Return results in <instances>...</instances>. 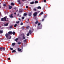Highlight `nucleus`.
Wrapping results in <instances>:
<instances>
[{
  "label": "nucleus",
  "mask_w": 64,
  "mask_h": 64,
  "mask_svg": "<svg viewBox=\"0 0 64 64\" xmlns=\"http://www.w3.org/2000/svg\"><path fill=\"white\" fill-rule=\"evenodd\" d=\"M1 21H4L5 22L6 21V17L2 18L1 19Z\"/></svg>",
  "instance_id": "f257e3e1"
},
{
  "label": "nucleus",
  "mask_w": 64,
  "mask_h": 64,
  "mask_svg": "<svg viewBox=\"0 0 64 64\" xmlns=\"http://www.w3.org/2000/svg\"><path fill=\"white\" fill-rule=\"evenodd\" d=\"M0 50L2 51H5V48L3 47H0Z\"/></svg>",
  "instance_id": "f03ea898"
},
{
  "label": "nucleus",
  "mask_w": 64,
  "mask_h": 64,
  "mask_svg": "<svg viewBox=\"0 0 64 64\" xmlns=\"http://www.w3.org/2000/svg\"><path fill=\"white\" fill-rule=\"evenodd\" d=\"M6 37L7 38V39H8V36H9V34L8 33H6L5 34Z\"/></svg>",
  "instance_id": "7ed1b4c3"
},
{
  "label": "nucleus",
  "mask_w": 64,
  "mask_h": 64,
  "mask_svg": "<svg viewBox=\"0 0 64 64\" xmlns=\"http://www.w3.org/2000/svg\"><path fill=\"white\" fill-rule=\"evenodd\" d=\"M37 15V12L34 13L33 14L34 16V17H35V16H36Z\"/></svg>",
  "instance_id": "20e7f679"
},
{
  "label": "nucleus",
  "mask_w": 64,
  "mask_h": 64,
  "mask_svg": "<svg viewBox=\"0 0 64 64\" xmlns=\"http://www.w3.org/2000/svg\"><path fill=\"white\" fill-rule=\"evenodd\" d=\"M32 12H30L28 15L29 16H31L32 15Z\"/></svg>",
  "instance_id": "39448f33"
},
{
  "label": "nucleus",
  "mask_w": 64,
  "mask_h": 64,
  "mask_svg": "<svg viewBox=\"0 0 64 64\" xmlns=\"http://www.w3.org/2000/svg\"><path fill=\"white\" fill-rule=\"evenodd\" d=\"M8 34H12V32H8Z\"/></svg>",
  "instance_id": "423d86ee"
},
{
  "label": "nucleus",
  "mask_w": 64,
  "mask_h": 64,
  "mask_svg": "<svg viewBox=\"0 0 64 64\" xmlns=\"http://www.w3.org/2000/svg\"><path fill=\"white\" fill-rule=\"evenodd\" d=\"M28 33H29V34H30V35H31L32 34V32L31 31V30H29Z\"/></svg>",
  "instance_id": "0eeeda50"
},
{
  "label": "nucleus",
  "mask_w": 64,
  "mask_h": 64,
  "mask_svg": "<svg viewBox=\"0 0 64 64\" xmlns=\"http://www.w3.org/2000/svg\"><path fill=\"white\" fill-rule=\"evenodd\" d=\"M44 13H43V12H40V14H39V16H40V15H41L42 14H43Z\"/></svg>",
  "instance_id": "6e6552de"
},
{
  "label": "nucleus",
  "mask_w": 64,
  "mask_h": 64,
  "mask_svg": "<svg viewBox=\"0 0 64 64\" xmlns=\"http://www.w3.org/2000/svg\"><path fill=\"white\" fill-rule=\"evenodd\" d=\"M12 8V6H9L8 9H11Z\"/></svg>",
  "instance_id": "1a4fd4ad"
},
{
  "label": "nucleus",
  "mask_w": 64,
  "mask_h": 64,
  "mask_svg": "<svg viewBox=\"0 0 64 64\" xmlns=\"http://www.w3.org/2000/svg\"><path fill=\"white\" fill-rule=\"evenodd\" d=\"M12 53H14V52H16V50H13L12 52Z\"/></svg>",
  "instance_id": "9d476101"
},
{
  "label": "nucleus",
  "mask_w": 64,
  "mask_h": 64,
  "mask_svg": "<svg viewBox=\"0 0 64 64\" xmlns=\"http://www.w3.org/2000/svg\"><path fill=\"white\" fill-rule=\"evenodd\" d=\"M11 5H12V6H14V4L13 2H11Z\"/></svg>",
  "instance_id": "9b49d317"
},
{
  "label": "nucleus",
  "mask_w": 64,
  "mask_h": 64,
  "mask_svg": "<svg viewBox=\"0 0 64 64\" xmlns=\"http://www.w3.org/2000/svg\"><path fill=\"white\" fill-rule=\"evenodd\" d=\"M38 9H41V7L40 6H38L37 7Z\"/></svg>",
  "instance_id": "f8f14e48"
},
{
  "label": "nucleus",
  "mask_w": 64,
  "mask_h": 64,
  "mask_svg": "<svg viewBox=\"0 0 64 64\" xmlns=\"http://www.w3.org/2000/svg\"><path fill=\"white\" fill-rule=\"evenodd\" d=\"M38 22V20H36V22H35V24H37V23Z\"/></svg>",
  "instance_id": "ddd939ff"
},
{
  "label": "nucleus",
  "mask_w": 64,
  "mask_h": 64,
  "mask_svg": "<svg viewBox=\"0 0 64 64\" xmlns=\"http://www.w3.org/2000/svg\"><path fill=\"white\" fill-rule=\"evenodd\" d=\"M3 30H0V34L3 33Z\"/></svg>",
  "instance_id": "4468645a"
},
{
  "label": "nucleus",
  "mask_w": 64,
  "mask_h": 64,
  "mask_svg": "<svg viewBox=\"0 0 64 64\" xmlns=\"http://www.w3.org/2000/svg\"><path fill=\"white\" fill-rule=\"evenodd\" d=\"M27 15V14L26 13H24V16H26V15Z\"/></svg>",
  "instance_id": "2eb2a0df"
},
{
  "label": "nucleus",
  "mask_w": 64,
  "mask_h": 64,
  "mask_svg": "<svg viewBox=\"0 0 64 64\" xmlns=\"http://www.w3.org/2000/svg\"><path fill=\"white\" fill-rule=\"evenodd\" d=\"M16 33L15 32H14V31L13 32H12V34L13 35H15Z\"/></svg>",
  "instance_id": "dca6fc26"
},
{
  "label": "nucleus",
  "mask_w": 64,
  "mask_h": 64,
  "mask_svg": "<svg viewBox=\"0 0 64 64\" xmlns=\"http://www.w3.org/2000/svg\"><path fill=\"white\" fill-rule=\"evenodd\" d=\"M18 50L19 51H21V49H20L19 48H18Z\"/></svg>",
  "instance_id": "f3484780"
},
{
  "label": "nucleus",
  "mask_w": 64,
  "mask_h": 64,
  "mask_svg": "<svg viewBox=\"0 0 64 64\" xmlns=\"http://www.w3.org/2000/svg\"><path fill=\"white\" fill-rule=\"evenodd\" d=\"M10 16V18H13V16L12 15V14H11Z\"/></svg>",
  "instance_id": "a211bd4d"
},
{
  "label": "nucleus",
  "mask_w": 64,
  "mask_h": 64,
  "mask_svg": "<svg viewBox=\"0 0 64 64\" xmlns=\"http://www.w3.org/2000/svg\"><path fill=\"white\" fill-rule=\"evenodd\" d=\"M38 3V2L37 1H35L34 2L35 4H36V3Z\"/></svg>",
  "instance_id": "6ab92c4d"
},
{
  "label": "nucleus",
  "mask_w": 64,
  "mask_h": 64,
  "mask_svg": "<svg viewBox=\"0 0 64 64\" xmlns=\"http://www.w3.org/2000/svg\"><path fill=\"white\" fill-rule=\"evenodd\" d=\"M34 3V2H30V4H33Z\"/></svg>",
  "instance_id": "aec40b11"
},
{
  "label": "nucleus",
  "mask_w": 64,
  "mask_h": 64,
  "mask_svg": "<svg viewBox=\"0 0 64 64\" xmlns=\"http://www.w3.org/2000/svg\"><path fill=\"white\" fill-rule=\"evenodd\" d=\"M30 34H29V33L28 32L27 34H26V36H29Z\"/></svg>",
  "instance_id": "412c9836"
},
{
  "label": "nucleus",
  "mask_w": 64,
  "mask_h": 64,
  "mask_svg": "<svg viewBox=\"0 0 64 64\" xmlns=\"http://www.w3.org/2000/svg\"><path fill=\"white\" fill-rule=\"evenodd\" d=\"M21 36H25V34H21Z\"/></svg>",
  "instance_id": "4be33fe9"
},
{
  "label": "nucleus",
  "mask_w": 64,
  "mask_h": 64,
  "mask_svg": "<svg viewBox=\"0 0 64 64\" xmlns=\"http://www.w3.org/2000/svg\"><path fill=\"white\" fill-rule=\"evenodd\" d=\"M12 46H14L15 45V43H13L12 44Z\"/></svg>",
  "instance_id": "5701e85b"
},
{
  "label": "nucleus",
  "mask_w": 64,
  "mask_h": 64,
  "mask_svg": "<svg viewBox=\"0 0 64 64\" xmlns=\"http://www.w3.org/2000/svg\"><path fill=\"white\" fill-rule=\"evenodd\" d=\"M18 38H16L15 39V41L16 42H17L18 41Z\"/></svg>",
  "instance_id": "b1692460"
},
{
  "label": "nucleus",
  "mask_w": 64,
  "mask_h": 64,
  "mask_svg": "<svg viewBox=\"0 0 64 64\" xmlns=\"http://www.w3.org/2000/svg\"><path fill=\"white\" fill-rule=\"evenodd\" d=\"M22 38L23 39H25V36H23Z\"/></svg>",
  "instance_id": "393cba45"
},
{
  "label": "nucleus",
  "mask_w": 64,
  "mask_h": 64,
  "mask_svg": "<svg viewBox=\"0 0 64 64\" xmlns=\"http://www.w3.org/2000/svg\"><path fill=\"white\" fill-rule=\"evenodd\" d=\"M17 24H15L14 26V27H16V26H17Z\"/></svg>",
  "instance_id": "a878e982"
},
{
  "label": "nucleus",
  "mask_w": 64,
  "mask_h": 64,
  "mask_svg": "<svg viewBox=\"0 0 64 64\" xmlns=\"http://www.w3.org/2000/svg\"><path fill=\"white\" fill-rule=\"evenodd\" d=\"M10 50H13L14 49L13 48H10Z\"/></svg>",
  "instance_id": "bb28decb"
},
{
  "label": "nucleus",
  "mask_w": 64,
  "mask_h": 64,
  "mask_svg": "<svg viewBox=\"0 0 64 64\" xmlns=\"http://www.w3.org/2000/svg\"><path fill=\"white\" fill-rule=\"evenodd\" d=\"M10 29H12V26H10Z\"/></svg>",
  "instance_id": "cd10ccee"
},
{
  "label": "nucleus",
  "mask_w": 64,
  "mask_h": 64,
  "mask_svg": "<svg viewBox=\"0 0 64 64\" xmlns=\"http://www.w3.org/2000/svg\"><path fill=\"white\" fill-rule=\"evenodd\" d=\"M44 2L45 3H46V0H44Z\"/></svg>",
  "instance_id": "c85d7f7f"
},
{
  "label": "nucleus",
  "mask_w": 64,
  "mask_h": 64,
  "mask_svg": "<svg viewBox=\"0 0 64 64\" xmlns=\"http://www.w3.org/2000/svg\"><path fill=\"white\" fill-rule=\"evenodd\" d=\"M41 24L40 23H38V26H39Z\"/></svg>",
  "instance_id": "c756f323"
},
{
  "label": "nucleus",
  "mask_w": 64,
  "mask_h": 64,
  "mask_svg": "<svg viewBox=\"0 0 64 64\" xmlns=\"http://www.w3.org/2000/svg\"><path fill=\"white\" fill-rule=\"evenodd\" d=\"M6 26H8V23H7L6 24Z\"/></svg>",
  "instance_id": "7c9ffc66"
},
{
  "label": "nucleus",
  "mask_w": 64,
  "mask_h": 64,
  "mask_svg": "<svg viewBox=\"0 0 64 64\" xmlns=\"http://www.w3.org/2000/svg\"><path fill=\"white\" fill-rule=\"evenodd\" d=\"M25 18V17H24V16H23L22 17V19H24V18Z\"/></svg>",
  "instance_id": "2f4dec72"
},
{
  "label": "nucleus",
  "mask_w": 64,
  "mask_h": 64,
  "mask_svg": "<svg viewBox=\"0 0 64 64\" xmlns=\"http://www.w3.org/2000/svg\"><path fill=\"white\" fill-rule=\"evenodd\" d=\"M20 25H23V23L22 22H21L20 23Z\"/></svg>",
  "instance_id": "473e14b6"
},
{
  "label": "nucleus",
  "mask_w": 64,
  "mask_h": 64,
  "mask_svg": "<svg viewBox=\"0 0 64 64\" xmlns=\"http://www.w3.org/2000/svg\"><path fill=\"white\" fill-rule=\"evenodd\" d=\"M16 23H17V24H18V23H19V21H18V22H16Z\"/></svg>",
  "instance_id": "72a5a7b5"
},
{
  "label": "nucleus",
  "mask_w": 64,
  "mask_h": 64,
  "mask_svg": "<svg viewBox=\"0 0 64 64\" xmlns=\"http://www.w3.org/2000/svg\"><path fill=\"white\" fill-rule=\"evenodd\" d=\"M18 44H21V42H18Z\"/></svg>",
  "instance_id": "f704fd0d"
},
{
  "label": "nucleus",
  "mask_w": 64,
  "mask_h": 64,
  "mask_svg": "<svg viewBox=\"0 0 64 64\" xmlns=\"http://www.w3.org/2000/svg\"><path fill=\"white\" fill-rule=\"evenodd\" d=\"M26 40H27L26 39L24 40V42H26Z\"/></svg>",
  "instance_id": "c9c22d12"
},
{
  "label": "nucleus",
  "mask_w": 64,
  "mask_h": 64,
  "mask_svg": "<svg viewBox=\"0 0 64 64\" xmlns=\"http://www.w3.org/2000/svg\"><path fill=\"white\" fill-rule=\"evenodd\" d=\"M28 7H29L28 6H26V8H28Z\"/></svg>",
  "instance_id": "e433bc0d"
},
{
  "label": "nucleus",
  "mask_w": 64,
  "mask_h": 64,
  "mask_svg": "<svg viewBox=\"0 0 64 64\" xmlns=\"http://www.w3.org/2000/svg\"><path fill=\"white\" fill-rule=\"evenodd\" d=\"M19 12H22V10H19Z\"/></svg>",
  "instance_id": "4c0bfd02"
},
{
  "label": "nucleus",
  "mask_w": 64,
  "mask_h": 64,
  "mask_svg": "<svg viewBox=\"0 0 64 64\" xmlns=\"http://www.w3.org/2000/svg\"><path fill=\"white\" fill-rule=\"evenodd\" d=\"M34 11H36V8H34Z\"/></svg>",
  "instance_id": "58836bf2"
},
{
  "label": "nucleus",
  "mask_w": 64,
  "mask_h": 64,
  "mask_svg": "<svg viewBox=\"0 0 64 64\" xmlns=\"http://www.w3.org/2000/svg\"><path fill=\"white\" fill-rule=\"evenodd\" d=\"M18 2H20V0H18Z\"/></svg>",
  "instance_id": "ea45409f"
},
{
  "label": "nucleus",
  "mask_w": 64,
  "mask_h": 64,
  "mask_svg": "<svg viewBox=\"0 0 64 64\" xmlns=\"http://www.w3.org/2000/svg\"><path fill=\"white\" fill-rule=\"evenodd\" d=\"M44 18H46V16H44Z\"/></svg>",
  "instance_id": "a19ab883"
},
{
  "label": "nucleus",
  "mask_w": 64,
  "mask_h": 64,
  "mask_svg": "<svg viewBox=\"0 0 64 64\" xmlns=\"http://www.w3.org/2000/svg\"><path fill=\"white\" fill-rule=\"evenodd\" d=\"M8 60H10V58H8Z\"/></svg>",
  "instance_id": "79ce46f5"
},
{
  "label": "nucleus",
  "mask_w": 64,
  "mask_h": 64,
  "mask_svg": "<svg viewBox=\"0 0 64 64\" xmlns=\"http://www.w3.org/2000/svg\"><path fill=\"white\" fill-rule=\"evenodd\" d=\"M6 6V4H4V6Z\"/></svg>",
  "instance_id": "37998d69"
},
{
  "label": "nucleus",
  "mask_w": 64,
  "mask_h": 64,
  "mask_svg": "<svg viewBox=\"0 0 64 64\" xmlns=\"http://www.w3.org/2000/svg\"><path fill=\"white\" fill-rule=\"evenodd\" d=\"M44 19L43 18L42 20V21H44Z\"/></svg>",
  "instance_id": "c03bdc74"
},
{
  "label": "nucleus",
  "mask_w": 64,
  "mask_h": 64,
  "mask_svg": "<svg viewBox=\"0 0 64 64\" xmlns=\"http://www.w3.org/2000/svg\"><path fill=\"white\" fill-rule=\"evenodd\" d=\"M11 38V36H10V38H9V39H10Z\"/></svg>",
  "instance_id": "a18cd8bd"
},
{
  "label": "nucleus",
  "mask_w": 64,
  "mask_h": 64,
  "mask_svg": "<svg viewBox=\"0 0 64 64\" xmlns=\"http://www.w3.org/2000/svg\"><path fill=\"white\" fill-rule=\"evenodd\" d=\"M26 28H27V29H28V28H29V27H28V26H27V27H26Z\"/></svg>",
  "instance_id": "49530a36"
},
{
  "label": "nucleus",
  "mask_w": 64,
  "mask_h": 64,
  "mask_svg": "<svg viewBox=\"0 0 64 64\" xmlns=\"http://www.w3.org/2000/svg\"><path fill=\"white\" fill-rule=\"evenodd\" d=\"M19 14H18L17 16H19Z\"/></svg>",
  "instance_id": "de8ad7c7"
},
{
  "label": "nucleus",
  "mask_w": 64,
  "mask_h": 64,
  "mask_svg": "<svg viewBox=\"0 0 64 64\" xmlns=\"http://www.w3.org/2000/svg\"><path fill=\"white\" fill-rule=\"evenodd\" d=\"M14 14H15V15H16V12H14Z\"/></svg>",
  "instance_id": "09e8293b"
},
{
  "label": "nucleus",
  "mask_w": 64,
  "mask_h": 64,
  "mask_svg": "<svg viewBox=\"0 0 64 64\" xmlns=\"http://www.w3.org/2000/svg\"><path fill=\"white\" fill-rule=\"evenodd\" d=\"M19 4H21V2H19Z\"/></svg>",
  "instance_id": "8fccbe9b"
},
{
  "label": "nucleus",
  "mask_w": 64,
  "mask_h": 64,
  "mask_svg": "<svg viewBox=\"0 0 64 64\" xmlns=\"http://www.w3.org/2000/svg\"><path fill=\"white\" fill-rule=\"evenodd\" d=\"M34 19H35V20H37V19L36 18H34Z\"/></svg>",
  "instance_id": "3c124183"
},
{
  "label": "nucleus",
  "mask_w": 64,
  "mask_h": 64,
  "mask_svg": "<svg viewBox=\"0 0 64 64\" xmlns=\"http://www.w3.org/2000/svg\"><path fill=\"white\" fill-rule=\"evenodd\" d=\"M18 20H21V19H20V18H18Z\"/></svg>",
  "instance_id": "603ef678"
},
{
  "label": "nucleus",
  "mask_w": 64,
  "mask_h": 64,
  "mask_svg": "<svg viewBox=\"0 0 64 64\" xmlns=\"http://www.w3.org/2000/svg\"><path fill=\"white\" fill-rule=\"evenodd\" d=\"M22 0V1H26V0Z\"/></svg>",
  "instance_id": "864d4df0"
},
{
  "label": "nucleus",
  "mask_w": 64,
  "mask_h": 64,
  "mask_svg": "<svg viewBox=\"0 0 64 64\" xmlns=\"http://www.w3.org/2000/svg\"><path fill=\"white\" fill-rule=\"evenodd\" d=\"M14 9H16V7H15L14 8Z\"/></svg>",
  "instance_id": "5fc2aeb1"
},
{
  "label": "nucleus",
  "mask_w": 64,
  "mask_h": 64,
  "mask_svg": "<svg viewBox=\"0 0 64 64\" xmlns=\"http://www.w3.org/2000/svg\"><path fill=\"white\" fill-rule=\"evenodd\" d=\"M28 21H29V19H28Z\"/></svg>",
  "instance_id": "6e6d98bb"
},
{
  "label": "nucleus",
  "mask_w": 64,
  "mask_h": 64,
  "mask_svg": "<svg viewBox=\"0 0 64 64\" xmlns=\"http://www.w3.org/2000/svg\"><path fill=\"white\" fill-rule=\"evenodd\" d=\"M7 20H8L9 19H8V18H7Z\"/></svg>",
  "instance_id": "4d7b16f0"
},
{
  "label": "nucleus",
  "mask_w": 64,
  "mask_h": 64,
  "mask_svg": "<svg viewBox=\"0 0 64 64\" xmlns=\"http://www.w3.org/2000/svg\"><path fill=\"white\" fill-rule=\"evenodd\" d=\"M1 6H0V8H1Z\"/></svg>",
  "instance_id": "13d9d810"
},
{
  "label": "nucleus",
  "mask_w": 64,
  "mask_h": 64,
  "mask_svg": "<svg viewBox=\"0 0 64 64\" xmlns=\"http://www.w3.org/2000/svg\"><path fill=\"white\" fill-rule=\"evenodd\" d=\"M17 11H18V10H17Z\"/></svg>",
  "instance_id": "bf43d9fd"
},
{
  "label": "nucleus",
  "mask_w": 64,
  "mask_h": 64,
  "mask_svg": "<svg viewBox=\"0 0 64 64\" xmlns=\"http://www.w3.org/2000/svg\"><path fill=\"white\" fill-rule=\"evenodd\" d=\"M7 21H8V20H7Z\"/></svg>",
  "instance_id": "052dcab7"
}]
</instances>
